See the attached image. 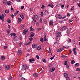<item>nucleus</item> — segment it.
<instances>
[{
    "label": "nucleus",
    "mask_w": 80,
    "mask_h": 80,
    "mask_svg": "<svg viewBox=\"0 0 80 80\" xmlns=\"http://www.w3.org/2000/svg\"><path fill=\"white\" fill-rule=\"evenodd\" d=\"M42 62H44V63H46L47 62V61L44 59H42Z\"/></svg>",
    "instance_id": "58836bf2"
},
{
    "label": "nucleus",
    "mask_w": 80,
    "mask_h": 80,
    "mask_svg": "<svg viewBox=\"0 0 80 80\" xmlns=\"http://www.w3.org/2000/svg\"><path fill=\"white\" fill-rule=\"evenodd\" d=\"M44 14L47 17L48 15H49V12H48V11L47 10H45V12H44Z\"/></svg>",
    "instance_id": "0eeeda50"
},
{
    "label": "nucleus",
    "mask_w": 80,
    "mask_h": 80,
    "mask_svg": "<svg viewBox=\"0 0 80 80\" xmlns=\"http://www.w3.org/2000/svg\"><path fill=\"white\" fill-rule=\"evenodd\" d=\"M21 80H27V79L24 78H21Z\"/></svg>",
    "instance_id": "c9c22d12"
},
{
    "label": "nucleus",
    "mask_w": 80,
    "mask_h": 80,
    "mask_svg": "<svg viewBox=\"0 0 80 80\" xmlns=\"http://www.w3.org/2000/svg\"><path fill=\"white\" fill-rule=\"evenodd\" d=\"M49 51H48V53H51V49H50V48H49Z\"/></svg>",
    "instance_id": "37998d69"
},
{
    "label": "nucleus",
    "mask_w": 80,
    "mask_h": 80,
    "mask_svg": "<svg viewBox=\"0 0 80 80\" xmlns=\"http://www.w3.org/2000/svg\"><path fill=\"white\" fill-rule=\"evenodd\" d=\"M66 18V16H64L62 18V19H64Z\"/></svg>",
    "instance_id": "e2e57ef3"
},
{
    "label": "nucleus",
    "mask_w": 80,
    "mask_h": 80,
    "mask_svg": "<svg viewBox=\"0 0 80 80\" xmlns=\"http://www.w3.org/2000/svg\"><path fill=\"white\" fill-rule=\"evenodd\" d=\"M55 55H54L52 57H51L50 59V60H53V58H55Z\"/></svg>",
    "instance_id": "c85d7f7f"
},
{
    "label": "nucleus",
    "mask_w": 80,
    "mask_h": 80,
    "mask_svg": "<svg viewBox=\"0 0 80 80\" xmlns=\"http://www.w3.org/2000/svg\"><path fill=\"white\" fill-rule=\"evenodd\" d=\"M41 16L42 17H43V12H41Z\"/></svg>",
    "instance_id": "a19ab883"
},
{
    "label": "nucleus",
    "mask_w": 80,
    "mask_h": 80,
    "mask_svg": "<svg viewBox=\"0 0 80 80\" xmlns=\"http://www.w3.org/2000/svg\"><path fill=\"white\" fill-rule=\"evenodd\" d=\"M33 17H34L35 18L37 19L38 18V15H34Z\"/></svg>",
    "instance_id": "4be33fe9"
},
{
    "label": "nucleus",
    "mask_w": 80,
    "mask_h": 80,
    "mask_svg": "<svg viewBox=\"0 0 80 80\" xmlns=\"http://www.w3.org/2000/svg\"><path fill=\"white\" fill-rule=\"evenodd\" d=\"M48 7H51V8H53V4H49L48 5Z\"/></svg>",
    "instance_id": "f3484780"
},
{
    "label": "nucleus",
    "mask_w": 80,
    "mask_h": 80,
    "mask_svg": "<svg viewBox=\"0 0 80 80\" xmlns=\"http://www.w3.org/2000/svg\"><path fill=\"white\" fill-rule=\"evenodd\" d=\"M22 51L20 50H18V56H20L22 54Z\"/></svg>",
    "instance_id": "39448f33"
},
{
    "label": "nucleus",
    "mask_w": 80,
    "mask_h": 80,
    "mask_svg": "<svg viewBox=\"0 0 80 80\" xmlns=\"http://www.w3.org/2000/svg\"><path fill=\"white\" fill-rule=\"evenodd\" d=\"M28 32V29L27 28L25 29L23 31V35H26V33Z\"/></svg>",
    "instance_id": "20e7f679"
},
{
    "label": "nucleus",
    "mask_w": 80,
    "mask_h": 80,
    "mask_svg": "<svg viewBox=\"0 0 80 80\" xmlns=\"http://www.w3.org/2000/svg\"><path fill=\"white\" fill-rule=\"evenodd\" d=\"M5 13H8V12H9V11L7 9L5 10Z\"/></svg>",
    "instance_id": "7c9ffc66"
},
{
    "label": "nucleus",
    "mask_w": 80,
    "mask_h": 80,
    "mask_svg": "<svg viewBox=\"0 0 80 80\" xmlns=\"http://www.w3.org/2000/svg\"><path fill=\"white\" fill-rule=\"evenodd\" d=\"M53 22L52 21H50L49 22V25H53Z\"/></svg>",
    "instance_id": "f8f14e48"
},
{
    "label": "nucleus",
    "mask_w": 80,
    "mask_h": 80,
    "mask_svg": "<svg viewBox=\"0 0 80 80\" xmlns=\"http://www.w3.org/2000/svg\"><path fill=\"white\" fill-rule=\"evenodd\" d=\"M74 55H77V52H76V51H74Z\"/></svg>",
    "instance_id": "5fc2aeb1"
},
{
    "label": "nucleus",
    "mask_w": 80,
    "mask_h": 80,
    "mask_svg": "<svg viewBox=\"0 0 80 80\" xmlns=\"http://www.w3.org/2000/svg\"><path fill=\"white\" fill-rule=\"evenodd\" d=\"M42 28H38V30H39V31L42 30Z\"/></svg>",
    "instance_id": "09e8293b"
},
{
    "label": "nucleus",
    "mask_w": 80,
    "mask_h": 80,
    "mask_svg": "<svg viewBox=\"0 0 80 80\" xmlns=\"http://www.w3.org/2000/svg\"><path fill=\"white\" fill-rule=\"evenodd\" d=\"M67 16H68V17H69V16H70V14H69V13H68L67 14Z\"/></svg>",
    "instance_id": "4d7b16f0"
},
{
    "label": "nucleus",
    "mask_w": 80,
    "mask_h": 80,
    "mask_svg": "<svg viewBox=\"0 0 80 80\" xmlns=\"http://www.w3.org/2000/svg\"><path fill=\"white\" fill-rule=\"evenodd\" d=\"M33 38L32 37L29 38V40L30 41H32V40H33Z\"/></svg>",
    "instance_id": "473e14b6"
},
{
    "label": "nucleus",
    "mask_w": 80,
    "mask_h": 80,
    "mask_svg": "<svg viewBox=\"0 0 80 80\" xmlns=\"http://www.w3.org/2000/svg\"><path fill=\"white\" fill-rule=\"evenodd\" d=\"M1 17L2 18V22H3V21H4V14H2V16Z\"/></svg>",
    "instance_id": "a211bd4d"
},
{
    "label": "nucleus",
    "mask_w": 80,
    "mask_h": 80,
    "mask_svg": "<svg viewBox=\"0 0 80 80\" xmlns=\"http://www.w3.org/2000/svg\"><path fill=\"white\" fill-rule=\"evenodd\" d=\"M18 21L19 22H20H20H22V20L20 19V18H18Z\"/></svg>",
    "instance_id": "ea45409f"
},
{
    "label": "nucleus",
    "mask_w": 80,
    "mask_h": 80,
    "mask_svg": "<svg viewBox=\"0 0 80 80\" xmlns=\"http://www.w3.org/2000/svg\"><path fill=\"white\" fill-rule=\"evenodd\" d=\"M33 76L34 77L36 78L38 76V74L37 73H35L33 74Z\"/></svg>",
    "instance_id": "2eb2a0df"
},
{
    "label": "nucleus",
    "mask_w": 80,
    "mask_h": 80,
    "mask_svg": "<svg viewBox=\"0 0 80 80\" xmlns=\"http://www.w3.org/2000/svg\"><path fill=\"white\" fill-rule=\"evenodd\" d=\"M20 17H21V18H22V19L24 18V16H23V15H20Z\"/></svg>",
    "instance_id": "4c0bfd02"
},
{
    "label": "nucleus",
    "mask_w": 80,
    "mask_h": 80,
    "mask_svg": "<svg viewBox=\"0 0 80 80\" xmlns=\"http://www.w3.org/2000/svg\"><path fill=\"white\" fill-rule=\"evenodd\" d=\"M5 67H6V70H9L10 69V66H8L7 65H6L5 66Z\"/></svg>",
    "instance_id": "6e6552de"
},
{
    "label": "nucleus",
    "mask_w": 80,
    "mask_h": 80,
    "mask_svg": "<svg viewBox=\"0 0 80 80\" xmlns=\"http://www.w3.org/2000/svg\"><path fill=\"white\" fill-rule=\"evenodd\" d=\"M56 37H57L58 38L60 37V35H61V33L60 32H57L55 33Z\"/></svg>",
    "instance_id": "7ed1b4c3"
},
{
    "label": "nucleus",
    "mask_w": 80,
    "mask_h": 80,
    "mask_svg": "<svg viewBox=\"0 0 80 80\" xmlns=\"http://www.w3.org/2000/svg\"><path fill=\"white\" fill-rule=\"evenodd\" d=\"M73 20L72 19L71 20H70L69 21V23H71V22H73Z\"/></svg>",
    "instance_id": "3c124183"
},
{
    "label": "nucleus",
    "mask_w": 80,
    "mask_h": 80,
    "mask_svg": "<svg viewBox=\"0 0 80 80\" xmlns=\"http://www.w3.org/2000/svg\"><path fill=\"white\" fill-rule=\"evenodd\" d=\"M30 31H33V28H30Z\"/></svg>",
    "instance_id": "864d4df0"
},
{
    "label": "nucleus",
    "mask_w": 80,
    "mask_h": 80,
    "mask_svg": "<svg viewBox=\"0 0 80 80\" xmlns=\"http://www.w3.org/2000/svg\"><path fill=\"white\" fill-rule=\"evenodd\" d=\"M64 77L66 78V79L67 80H70V78L68 77V74L67 73H64Z\"/></svg>",
    "instance_id": "f03ea898"
},
{
    "label": "nucleus",
    "mask_w": 80,
    "mask_h": 80,
    "mask_svg": "<svg viewBox=\"0 0 80 80\" xmlns=\"http://www.w3.org/2000/svg\"><path fill=\"white\" fill-rule=\"evenodd\" d=\"M36 58L37 59H39L40 58V57H39V56L37 55L36 56Z\"/></svg>",
    "instance_id": "a18cd8bd"
},
{
    "label": "nucleus",
    "mask_w": 80,
    "mask_h": 80,
    "mask_svg": "<svg viewBox=\"0 0 80 80\" xmlns=\"http://www.w3.org/2000/svg\"><path fill=\"white\" fill-rule=\"evenodd\" d=\"M52 67V64H50L49 65V67Z\"/></svg>",
    "instance_id": "774afa93"
},
{
    "label": "nucleus",
    "mask_w": 80,
    "mask_h": 80,
    "mask_svg": "<svg viewBox=\"0 0 80 80\" xmlns=\"http://www.w3.org/2000/svg\"><path fill=\"white\" fill-rule=\"evenodd\" d=\"M74 10V7L73 6L71 8V10Z\"/></svg>",
    "instance_id": "6e6d98bb"
},
{
    "label": "nucleus",
    "mask_w": 80,
    "mask_h": 80,
    "mask_svg": "<svg viewBox=\"0 0 80 80\" xmlns=\"http://www.w3.org/2000/svg\"><path fill=\"white\" fill-rule=\"evenodd\" d=\"M63 50V48H61L59 49L57 52H61V51H62Z\"/></svg>",
    "instance_id": "9b49d317"
},
{
    "label": "nucleus",
    "mask_w": 80,
    "mask_h": 80,
    "mask_svg": "<svg viewBox=\"0 0 80 80\" xmlns=\"http://www.w3.org/2000/svg\"><path fill=\"white\" fill-rule=\"evenodd\" d=\"M23 27H24V25H22L20 27V28H23Z\"/></svg>",
    "instance_id": "c03bdc74"
},
{
    "label": "nucleus",
    "mask_w": 80,
    "mask_h": 80,
    "mask_svg": "<svg viewBox=\"0 0 80 80\" xmlns=\"http://www.w3.org/2000/svg\"><path fill=\"white\" fill-rule=\"evenodd\" d=\"M7 0H4L3 2V3H4V5H5V3H7Z\"/></svg>",
    "instance_id": "72a5a7b5"
},
{
    "label": "nucleus",
    "mask_w": 80,
    "mask_h": 80,
    "mask_svg": "<svg viewBox=\"0 0 80 80\" xmlns=\"http://www.w3.org/2000/svg\"><path fill=\"white\" fill-rule=\"evenodd\" d=\"M75 62L74 60H72L71 61V64H73V63H75Z\"/></svg>",
    "instance_id": "a878e982"
},
{
    "label": "nucleus",
    "mask_w": 80,
    "mask_h": 80,
    "mask_svg": "<svg viewBox=\"0 0 80 80\" xmlns=\"http://www.w3.org/2000/svg\"><path fill=\"white\" fill-rule=\"evenodd\" d=\"M29 61L31 63H33L32 62H34L35 59L34 58H31L29 59Z\"/></svg>",
    "instance_id": "1a4fd4ad"
},
{
    "label": "nucleus",
    "mask_w": 80,
    "mask_h": 80,
    "mask_svg": "<svg viewBox=\"0 0 80 80\" xmlns=\"http://www.w3.org/2000/svg\"><path fill=\"white\" fill-rule=\"evenodd\" d=\"M11 36H16V34L15 33H12L10 34Z\"/></svg>",
    "instance_id": "6ab92c4d"
},
{
    "label": "nucleus",
    "mask_w": 80,
    "mask_h": 80,
    "mask_svg": "<svg viewBox=\"0 0 80 80\" xmlns=\"http://www.w3.org/2000/svg\"><path fill=\"white\" fill-rule=\"evenodd\" d=\"M55 68H53L50 70V71L51 72H53V71H54V70H55Z\"/></svg>",
    "instance_id": "412c9836"
},
{
    "label": "nucleus",
    "mask_w": 80,
    "mask_h": 80,
    "mask_svg": "<svg viewBox=\"0 0 80 80\" xmlns=\"http://www.w3.org/2000/svg\"><path fill=\"white\" fill-rule=\"evenodd\" d=\"M8 5H11V2L10 1H8L7 2Z\"/></svg>",
    "instance_id": "393cba45"
},
{
    "label": "nucleus",
    "mask_w": 80,
    "mask_h": 80,
    "mask_svg": "<svg viewBox=\"0 0 80 80\" xmlns=\"http://www.w3.org/2000/svg\"><path fill=\"white\" fill-rule=\"evenodd\" d=\"M19 12V11H18L14 13V16L15 17L17 15V14Z\"/></svg>",
    "instance_id": "dca6fc26"
},
{
    "label": "nucleus",
    "mask_w": 80,
    "mask_h": 80,
    "mask_svg": "<svg viewBox=\"0 0 80 80\" xmlns=\"http://www.w3.org/2000/svg\"><path fill=\"white\" fill-rule=\"evenodd\" d=\"M66 68H69V66L68 65H66Z\"/></svg>",
    "instance_id": "0e129e2a"
},
{
    "label": "nucleus",
    "mask_w": 80,
    "mask_h": 80,
    "mask_svg": "<svg viewBox=\"0 0 80 80\" xmlns=\"http://www.w3.org/2000/svg\"><path fill=\"white\" fill-rule=\"evenodd\" d=\"M32 47L33 48H35L37 47V44H34L32 45Z\"/></svg>",
    "instance_id": "4468645a"
},
{
    "label": "nucleus",
    "mask_w": 80,
    "mask_h": 80,
    "mask_svg": "<svg viewBox=\"0 0 80 80\" xmlns=\"http://www.w3.org/2000/svg\"><path fill=\"white\" fill-rule=\"evenodd\" d=\"M76 49V48H74L72 49L73 52H75V51Z\"/></svg>",
    "instance_id": "8fccbe9b"
},
{
    "label": "nucleus",
    "mask_w": 80,
    "mask_h": 80,
    "mask_svg": "<svg viewBox=\"0 0 80 80\" xmlns=\"http://www.w3.org/2000/svg\"><path fill=\"white\" fill-rule=\"evenodd\" d=\"M8 33H10V30L9 29L8 30V31H7Z\"/></svg>",
    "instance_id": "338daca9"
},
{
    "label": "nucleus",
    "mask_w": 80,
    "mask_h": 80,
    "mask_svg": "<svg viewBox=\"0 0 80 80\" xmlns=\"http://www.w3.org/2000/svg\"><path fill=\"white\" fill-rule=\"evenodd\" d=\"M46 38H47V36H46V35H45L43 38V39L44 40V41H47V40Z\"/></svg>",
    "instance_id": "aec40b11"
},
{
    "label": "nucleus",
    "mask_w": 80,
    "mask_h": 80,
    "mask_svg": "<svg viewBox=\"0 0 80 80\" xmlns=\"http://www.w3.org/2000/svg\"><path fill=\"white\" fill-rule=\"evenodd\" d=\"M65 30H67V27H66V26H63L60 29L61 31H64Z\"/></svg>",
    "instance_id": "423d86ee"
},
{
    "label": "nucleus",
    "mask_w": 80,
    "mask_h": 80,
    "mask_svg": "<svg viewBox=\"0 0 80 80\" xmlns=\"http://www.w3.org/2000/svg\"><path fill=\"white\" fill-rule=\"evenodd\" d=\"M40 41H41L42 43H43V38H41L40 39Z\"/></svg>",
    "instance_id": "b1692460"
},
{
    "label": "nucleus",
    "mask_w": 80,
    "mask_h": 80,
    "mask_svg": "<svg viewBox=\"0 0 80 80\" xmlns=\"http://www.w3.org/2000/svg\"><path fill=\"white\" fill-rule=\"evenodd\" d=\"M12 77L10 76L9 77V80H11V79H12Z\"/></svg>",
    "instance_id": "bf43d9fd"
},
{
    "label": "nucleus",
    "mask_w": 80,
    "mask_h": 80,
    "mask_svg": "<svg viewBox=\"0 0 80 80\" xmlns=\"http://www.w3.org/2000/svg\"><path fill=\"white\" fill-rule=\"evenodd\" d=\"M34 36H35V34L34 33H33L31 34L30 36V37H33Z\"/></svg>",
    "instance_id": "5701e85b"
},
{
    "label": "nucleus",
    "mask_w": 80,
    "mask_h": 80,
    "mask_svg": "<svg viewBox=\"0 0 80 80\" xmlns=\"http://www.w3.org/2000/svg\"><path fill=\"white\" fill-rule=\"evenodd\" d=\"M67 63H68V62L67 61H65L64 62V65H67Z\"/></svg>",
    "instance_id": "bb28decb"
},
{
    "label": "nucleus",
    "mask_w": 80,
    "mask_h": 80,
    "mask_svg": "<svg viewBox=\"0 0 80 80\" xmlns=\"http://www.w3.org/2000/svg\"><path fill=\"white\" fill-rule=\"evenodd\" d=\"M21 9H23L24 8V6H22L21 7Z\"/></svg>",
    "instance_id": "603ef678"
},
{
    "label": "nucleus",
    "mask_w": 80,
    "mask_h": 80,
    "mask_svg": "<svg viewBox=\"0 0 80 80\" xmlns=\"http://www.w3.org/2000/svg\"><path fill=\"white\" fill-rule=\"evenodd\" d=\"M65 7V5H64V4L62 5L61 7H62V8H63V7Z\"/></svg>",
    "instance_id": "052dcab7"
},
{
    "label": "nucleus",
    "mask_w": 80,
    "mask_h": 80,
    "mask_svg": "<svg viewBox=\"0 0 80 80\" xmlns=\"http://www.w3.org/2000/svg\"><path fill=\"white\" fill-rule=\"evenodd\" d=\"M67 57V56L62 55L61 56V58H66V57Z\"/></svg>",
    "instance_id": "cd10ccee"
},
{
    "label": "nucleus",
    "mask_w": 80,
    "mask_h": 80,
    "mask_svg": "<svg viewBox=\"0 0 80 80\" xmlns=\"http://www.w3.org/2000/svg\"><path fill=\"white\" fill-rule=\"evenodd\" d=\"M75 67H78L79 66V63H76L75 64Z\"/></svg>",
    "instance_id": "2f4dec72"
},
{
    "label": "nucleus",
    "mask_w": 80,
    "mask_h": 80,
    "mask_svg": "<svg viewBox=\"0 0 80 80\" xmlns=\"http://www.w3.org/2000/svg\"><path fill=\"white\" fill-rule=\"evenodd\" d=\"M76 71H78V72H80V68H78L76 69Z\"/></svg>",
    "instance_id": "f704fd0d"
},
{
    "label": "nucleus",
    "mask_w": 80,
    "mask_h": 80,
    "mask_svg": "<svg viewBox=\"0 0 80 80\" xmlns=\"http://www.w3.org/2000/svg\"><path fill=\"white\" fill-rule=\"evenodd\" d=\"M11 17H12V18H13L14 17V15H13V14H12L11 16Z\"/></svg>",
    "instance_id": "680f3d73"
},
{
    "label": "nucleus",
    "mask_w": 80,
    "mask_h": 80,
    "mask_svg": "<svg viewBox=\"0 0 80 80\" xmlns=\"http://www.w3.org/2000/svg\"><path fill=\"white\" fill-rule=\"evenodd\" d=\"M39 20H40V22H41V23L42 22V18H40Z\"/></svg>",
    "instance_id": "de8ad7c7"
},
{
    "label": "nucleus",
    "mask_w": 80,
    "mask_h": 80,
    "mask_svg": "<svg viewBox=\"0 0 80 80\" xmlns=\"http://www.w3.org/2000/svg\"><path fill=\"white\" fill-rule=\"evenodd\" d=\"M69 54H72V50L69 51Z\"/></svg>",
    "instance_id": "69168bd1"
},
{
    "label": "nucleus",
    "mask_w": 80,
    "mask_h": 80,
    "mask_svg": "<svg viewBox=\"0 0 80 80\" xmlns=\"http://www.w3.org/2000/svg\"><path fill=\"white\" fill-rule=\"evenodd\" d=\"M27 68H28V66H27V65L25 64H23L22 68V70H27Z\"/></svg>",
    "instance_id": "f257e3e1"
},
{
    "label": "nucleus",
    "mask_w": 80,
    "mask_h": 80,
    "mask_svg": "<svg viewBox=\"0 0 80 80\" xmlns=\"http://www.w3.org/2000/svg\"><path fill=\"white\" fill-rule=\"evenodd\" d=\"M8 23H11V20L10 19L8 20Z\"/></svg>",
    "instance_id": "e433bc0d"
},
{
    "label": "nucleus",
    "mask_w": 80,
    "mask_h": 80,
    "mask_svg": "<svg viewBox=\"0 0 80 80\" xmlns=\"http://www.w3.org/2000/svg\"><path fill=\"white\" fill-rule=\"evenodd\" d=\"M33 20L34 22V23H35V22H36V20L35 19H33Z\"/></svg>",
    "instance_id": "13d9d810"
},
{
    "label": "nucleus",
    "mask_w": 80,
    "mask_h": 80,
    "mask_svg": "<svg viewBox=\"0 0 80 80\" xmlns=\"http://www.w3.org/2000/svg\"><path fill=\"white\" fill-rule=\"evenodd\" d=\"M36 50H40L42 49V47L41 46H39L37 48H36Z\"/></svg>",
    "instance_id": "9d476101"
},
{
    "label": "nucleus",
    "mask_w": 80,
    "mask_h": 80,
    "mask_svg": "<svg viewBox=\"0 0 80 80\" xmlns=\"http://www.w3.org/2000/svg\"><path fill=\"white\" fill-rule=\"evenodd\" d=\"M57 17L59 18H60V19H61V18H62V16L60 14H58L57 16Z\"/></svg>",
    "instance_id": "ddd939ff"
},
{
    "label": "nucleus",
    "mask_w": 80,
    "mask_h": 80,
    "mask_svg": "<svg viewBox=\"0 0 80 80\" xmlns=\"http://www.w3.org/2000/svg\"><path fill=\"white\" fill-rule=\"evenodd\" d=\"M71 41H72V39H69L68 40V43H70V42H71Z\"/></svg>",
    "instance_id": "49530a36"
},
{
    "label": "nucleus",
    "mask_w": 80,
    "mask_h": 80,
    "mask_svg": "<svg viewBox=\"0 0 80 80\" xmlns=\"http://www.w3.org/2000/svg\"><path fill=\"white\" fill-rule=\"evenodd\" d=\"M45 8V6L44 5H42V7H41L42 9H43V8Z\"/></svg>",
    "instance_id": "79ce46f5"
},
{
    "label": "nucleus",
    "mask_w": 80,
    "mask_h": 80,
    "mask_svg": "<svg viewBox=\"0 0 80 80\" xmlns=\"http://www.w3.org/2000/svg\"><path fill=\"white\" fill-rule=\"evenodd\" d=\"M1 58L2 60H4L5 57L4 56H1Z\"/></svg>",
    "instance_id": "c756f323"
}]
</instances>
